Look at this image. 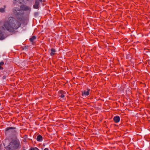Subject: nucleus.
Returning a JSON list of instances; mask_svg holds the SVG:
<instances>
[{
  "instance_id": "f257e3e1",
  "label": "nucleus",
  "mask_w": 150,
  "mask_h": 150,
  "mask_svg": "<svg viewBox=\"0 0 150 150\" xmlns=\"http://www.w3.org/2000/svg\"><path fill=\"white\" fill-rule=\"evenodd\" d=\"M21 24L18 21L13 17H10L7 22H5L4 26L5 29L11 32H14V29H17L21 26Z\"/></svg>"
},
{
  "instance_id": "f03ea898",
  "label": "nucleus",
  "mask_w": 150,
  "mask_h": 150,
  "mask_svg": "<svg viewBox=\"0 0 150 150\" xmlns=\"http://www.w3.org/2000/svg\"><path fill=\"white\" fill-rule=\"evenodd\" d=\"M21 146L19 140L16 139H12L5 148L6 150H16L20 148Z\"/></svg>"
},
{
  "instance_id": "7ed1b4c3",
  "label": "nucleus",
  "mask_w": 150,
  "mask_h": 150,
  "mask_svg": "<svg viewBox=\"0 0 150 150\" xmlns=\"http://www.w3.org/2000/svg\"><path fill=\"white\" fill-rule=\"evenodd\" d=\"M16 129V127H7L4 131L5 136L9 137H16L17 132Z\"/></svg>"
},
{
  "instance_id": "20e7f679",
  "label": "nucleus",
  "mask_w": 150,
  "mask_h": 150,
  "mask_svg": "<svg viewBox=\"0 0 150 150\" xmlns=\"http://www.w3.org/2000/svg\"><path fill=\"white\" fill-rule=\"evenodd\" d=\"M13 12L18 20L20 21H22L24 13L21 9L17 7L13 9Z\"/></svg>"
},
{
  "instance_id": "39448f33",
  "label": "nucleus",
  "mask_w": 150,
  "mask_h": 150,
  "mask_svg": "<svg viewBox=\"0 0 150 150\" xmlns=\"http://www.w3.org/2000/svg\"><path fill=\"white\" fill-rule=\"evenodd\" d=\"M58 96L61 98H63L65 97V95L66 94V92L62 90H59L58 92Z\"/></svg>"
},
{
  "instance_id": "423d86ee",
  "label": "nucleus",
  "mask_w": 150,
  "mask_h": 150,
  "mask_svg": "<svg viewBox=\"0 0 150 150\" xmlns=\"http://www.w3.org/2000/svg\"><path fill=\"white\" fill-rule=\"evenodd\" d=\"M20 8L22 10L27 11L30 10V7L26 5H21L20 6Z\"/></svg>"
},
{
  "instance_id": "0eeeda50",
  "label": "nucleus",
  "mask_w": 150,
  "mask_h": 150,
  "mask_svg": "<svg viewBox=\"0 0 150 150\" xmlns=\"http://www.w3.org/2000/svg\"><path fill=\"white\" fill-rule=\"evenodd\" d=\"M90 89L89 88L87 89V91H83L82 92L81 95L82 96H87L89 95L90 94Z\"/></svg>"
},
{
  "instance_id": "6e6552de",
  "label": "nucleus",
  "mask_w": 150,
  "mask_h": 150,
  "mask_svg": "<svg viewBox=\"0 0 150 150\" xmlns=\"http://www.w3.org/2000/svg\"><path fill=\"white\" fill-rule=\"evenodd\" d=\"M39 2L38 0H35V4L33 5V8L35 9H38L39 8Z\"/></svg>"
},
{
  "instance_id": "1a4fd4ad",
  "label": "nucleus",
  "mask_w": 150,
  "mask_h": 150,
  "mask_svg": "<svg viewBox=\"0 0 150 150\" xmlns=\"http://www.w3.org/2000/svg\"><path fill=\"white\" fill-rule=\"evenodd\" d=\"M113 119L115 123H117L120 121V118L119 116H115L114 117Z\"/></svg>"
},
{
  "instance_id": "9d476101",
  "label": "nucleus",
  "mask_w": 150,
  "mask_h": 150,
  "mask_svg": "<svg viewBox=\"0 0 150 150\" xmlns=\"http://www.w3.org/2000/svg\"><path fill=\"white\" fill-rule=\"evenodd\" d=\"M51 52L50 53V55L52 56H53L56 54L55 52L56 51L55 49L52 48L50 50Z\"/></svg>"
},
{
  "instance_id": "9b49d317",
  "label": "nucleus",
  "mask_w": 150,
  "mask_h": 150,
  "mask_svg": "<svg viewBox=\"0 0 150 150\" xmlns=\"http://www.w3.org/2000/svg\"><path fill=\"white\" fill-rule=\"evenodd\" d=\"M36 140L38 142L42 141L43 140L42 136L40 134L38 135L37 137Z\"/></svg>"
},
{
  "instance_id": "f8f14e48",
  "label": "nucleus",
  "mask_w": 150,
  "mask_h": 150,
  "mask_svg": "<svg viewBox=\"0 0 150 150\" xmlns=\"http://www.w3.org/2000/svg\"><path fill=\"white\" fill-rule=\"evenodd\" d=\"M39 1V2L40 1L42 4V5L44 6L46 5L47 4V3L45 0H38Z\"/></svg>"
},
{
  "instance_id": "ddd939ff",
  "label": "nucleus",
  "mask_w": 150,
  "mask_h": 150,
  "mask_svg": "<svg viewBox=\"0 0 150 150\" xmlns=\"http://www.w3.org/2000/svg\"><path fill=\"white\" fill-rule=\"evenodd\" d=\"M4 38H5L3 33L0 30V40H3Z\"/></svg>"
},
{
  "instance_id": "4468645a",
  "label": "nucleus",
  "mask_w": 150,
  "mask_h": 150,
  "mask_svg": "<svg viewBox=\"0 0 150 150\" xmlns=\"http://www.w3.org/2000/svg\"><path fill=\"white\" fill-rule=\"evenodd\" d=\"M36 38V37L34 36H32L31 38L29 39V40L32 42H33L34 40Z\"/></svg>"
},
{
  "instance_id": "2eb2a0df",
  "label": "nucleus",
  "mask_w": 150,
  "mask_h": 150,
  "mask_svg": "<svg viewBox=\"0 0 150 150\" xmlns=\"http://www.w3.org/2000/svg\"><path fill=\"white\" fill-rule=\"evenodd\" d=\"M28 135L26 134H25L23 136V137L24 138L23 141L24 142H27V139L28 138Z\"/></svg>"
},
{
  "instance_id": "dca6fc26",
  "label": "nucleus",
  "mask_w": 150,
  "mask_h": 150,
  "mask_svg": "<svg viewBox=\"0 0 150 150\" xmlns=\"http://www.w3.org/2000/svg\"><path fill=\"white\" fill-rule=\"evenodd\" d=\"M4 63L3 61L1 62H0V69L2 70L3 69V68L1 66L4 65Z\"/></svg>"
},
{
  "instance_id": "f3484780",
  "label": "nucleus",
  "mask_w": 150,
  "mask_h": 150,
  "mask_svg": "<svg viewBox=\"0 0 150 150\" xmlns=\"http://www.w3.org/2000/svg\"><path fill=\"white\" fill-rule=\"evenodd\" d=\"M5 6H4V8H0V12L1 13H4L5 11Z\"/></svg>"
},
{
  "instance_id": "a211bd4d",
  "label": "nucleus",
  "mask_w": 150,
  "mask_h": 150,
  "mask_svg": "<svg viewBox=\"0 0 150 150\" xmlns=\"http://www.w3.org/2000/svg\"><path fill=\"white\" fill-rule=\"evenodd\" d=\"M29 150H39V149L36 147H32Z\"/></svg>"
},
{
  "instance_id": "6ab92c4d",
  "label": "nucleus",
  "mask_w": 150,
  "mask_h": 150,
  "mask_svg": "<svg viewBox=\"0 0 150 150\" xmlns=\"http://www.w3.org/2000/svg\"><path fill=\"white\" fill-rule=\"evenodd\" d=\"M17 2V0H13V4H16Z\"/></svg>"
},
{
  "instance_id": "aec40b11",
  "label": "nucleus",
  "mask_w": 150,
  "mask_h": 150,
  "mask_svg": "<svg viewBox=\"0 0 150 150\" xmlns=\"http://www.w3.org/2000/svg\"><path fill=\"white\" fill-rule=\"evenodd\" d=\"M21 150H26V149L25 148V147L24 146H23L22 149H21Z\"/></svg>"
},
{
  "instance_id": "412c9836",
  "label": "nucleus",
  "mask_w": 150,
  "mask_h": 150,
  "mask_svg": "<svg viewBox=\"0 0 150 150\" xmlns=\"http://www.w3.org/2000/svg\"><path fill=\"white\" fill-rule=\"evenodd\" d=\"M6 77L5 76H4L2 77V78L3 79H6Z\"/></svg>"
},
{
  "instance_id": "4be33fe9",
  "label": "nucleus",
  "mask_w": 150,
  "mask_h": 150,
  "mask_svg": "<svg viewBox=\"0 0 150 150\" xmlns=\"http://www.w3.org/2000/svg\"><path fill=\"white\" fill-rule=\"evenodd\" d=\"M44 150H48V149L47 148H46L44 149Z\"/></svg>"
}]
</instances>
